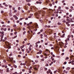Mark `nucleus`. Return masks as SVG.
I'll list each match as a JSON object with an SVG mask.
<instances>
[{
  "label": "nucleus",
  "mask_w": 74,
  "mask_h": 74,
  "mask_svg": "<svg viewBox=\"0 0 74 74\" xmlns=\"http://www.w3.org/2000/svg\"><path fill=\"white\" fill-rule=\"evenodd\" d=\"M63 64H67V62H64Z\"/></svg>",
  "instance_id": "a211bd4d"
},
{
  "label": "nucleus",
  "mask_w": 74,
  "mask_h": 74,
  "mask_svg": "<svg viewBox=\"0 0 74 74\" xmlns=\"http://www.w3.org/2000/svg\"><path fill=\"white\" fill-rule=\"evenodd\" d=\"M25 33H26V32L25 31H24L23 32V35H25Z\"/></svg>",
  "instance_id": "a878e982"
},
{
  "label": "nucleus",
  "mask_w": 74,
  "mask_h": 74,
  "mask_svg": "<svg viewBox=\"0 0 74 74\" xmlns=\"http://www.w3.org/2000/svg\"><path fill=\"white\" fill-rule=\"evenodd\" d=\"M34 69L36 70H37V67H35L34 68Z\"/></svg>",
  "instance_id": "f3484780"
},
{
  "label": "nucleus",
  "mask_w": 74,
  "mask_h": 74,
  "mask_svg": "<svg viewBox=\"0 0 74 74\" xmlns=\"http://www.w3.org/2000/svg\"><path fill=\"white\" fill-rule=\"evenodd\" d=\"M64 48H67V46H66V45H65L64 46Z\"/></svg>",
  "instance_id": "603ef678"
},
{
  "label": "nucleus",
  "mask_w": 74,
  "mask_h": 74,
  "mask_svg": "<svg viewBox=\"0 0 74 74\" xmlns=\"http://www.w3.org/2000/svg\"><path fill=\"white\" fill-rule=\"evenodd\" d=\"M58 24L59 25H60L61 23H58Z\"/></svg>",
  "instance_id": "7c9ffc66"
},
{
  "label": "nucleus",
  "mask_w": 74,
  "mask_h": 74,
  "mask_svg": "<svg viewBox=\"0 0 74 74\" xmlns=\"http://www.w3.org/2000/svg\"><path fill=\"white\" fill-rule=\"evenodd\" d=\"M17 23H19V21H17Z\"/></svg>",
  "instance_id": "680f3d73"
},
{
  "label": "nucleus",
  "mask_w": 74,
  "mask_h": 74,
  "mask_svg": "<svg viewBox=\"0 0 74 74\" xmlns=\"http://www.w3.org/2000/svg\"><path fill=\"white\" fill-rule=\"evenodd\" d=\"M29 49L30 51H32V49L30 47H29Z\"/></svg>",
  "instance_id": "dca6fc26"
},
{
  "label": "nucleus",
  "mask_w": 74,
  "mask_h": 74,
  "mask_svg": "<svg viewBox=\"0 0 74 74\" xmlns=\"http://www.w3.org/2000/svg\"><path fill=\"white\" fill-rule=\"evenodd\" d=\"M1 67H5V65H3L1 66Z\"/></svg>",
  "instance_id": "2eb2a0df"
},
{
  "label": "nucleus",
  "mask_w": 74,
  "mask_h": 74,
  "mask_svg": "<svg viewBox=\"0 0 74 74\" xmlns=\"http://www.w3.org/2000/svg\"><path fill=\"white\" fill-rule=\"evenodd\" d=\"M14 67L15 68L17 67V66L16 65H14Z\"/></svg>",
  "instance_id": "c756f323"
},
{
  "label": "nucleus",
  "mask_w": 74,
  "mask_h": 74,
  "mask_svg": "<svg viewBox=\"0 0 74 74\" xmlns=\"http://www.w3.org/2000/svg\"><path fill=\"white\" fill-rule=\"evenodd\" d=\"M66 10H68L69 9V8H68L67 7H66Z\"/></svg>",
  "instance_id": "09e8293b"
},
{
  "label": "nucleus",
  "mask_w": 74,
  "mask_h": 74,
  "mask_svg": "<svg viewBox=\"0 0 74 74\" xmlns=\"http://www.w3.org/2000/svg\"><path fill=\"white\" fill-rule=\"evenodd\" d=\"M64 36H65V34H64L62 36H61V37L62 38H63L64 37Z\"/></svg>",
  "instance_id": "7ed1b4c3"
},
{
  "label": "nucleus",
  "mask_w": 74,
  "mask_h": 74,
  "mask_svg": "<svg viewBox=\"0 0 74 74\" xmlns=\"http://www.w3.org/2000/svg\"><path fill=\"white\" fill-rule=\"evenodd\" d=\"M2 27H6V26L5 25H2Z\"/></svg>",
  "instance_id": "6ab92c4d"
},
{
  "label": "nucleus",
  "mask_w": 74,
  "mask_h": 74,
  "mask_svg": "<svg viewBox=\"0 0 74 74\" xmlns=\"http://www.w3.org/2000/svg\"><path fill=\"white\" fill-rule=\"evenodd\" d=\"M37 54H41L40 53V52H38L37 53Z\"/></svg>",
  "instance_id": "58836bf2"
},
{
  "label": "nucleus",
  "mask_w": 74,
  "mask_h": 74,
  "mask_svg": "<svg viewBox=\"0 0 74 74\" xmlns=\"http://www.w3.org/2000/svg\"><path fill=\"white\" fill-rule=\"evenodd\" d=\"M14 18H16V15H14L13 16Z\"/></svg>",
  "instance_id": "2f4dec72"
},
{
  "label": "nucleus",
  "mask_w": 74,
  "mask_h": 74,
  "mask_svg": "<svg viewBox=\"0 0 74 74\" xmlns=\"http://www.w3.org/2000/svg\"><path fill=\"white\" fill-rule=\"evenodd\" d=\"M14 30L13 29H12L11 30V32H13V31Z\"/></svg>",
  "instance_id": "13d9d810"
},
{
  "label": "nucleus",
  "mask_w": 74,
  "mask_h": 74,
  "mask_svg": "<svg viewBox=\"0 0 74 74\" xmlns=\"http://www.w3.org/2000/svg\"><path fill=\"white\" fill-rule=\"evenodd\" d=\"M70 68L68 67L66 68L67 70H70Z\"/></svg>",
  "instance_id": "0eeeda50"
},
{
  "label": "nucleus",
  "mask_w": 74,
  "mask_h": 74,
  "mask_svg": "<svg viewBox=\"0 0 74 74\" xmlns=\"http://www.w3.org/2000/svg\"><path fill=\"white\" fill-rule=\"evenodd\" d=\"M16 37H17V36H14L12 38V39H14V38H15Z\"/></svg>",
  "instance_id": "423d86ee"
},
{
  "label": "nucleus",
  "mask_w": 74,
  "mask_h": 74,
  "mask_svg": "<svg viewBox=\"0 0 74 74\" xmlns=\"http://www.w3.org/2000/svg\"><path fill=\"white\" fill-rule=\"evenodd\" d=\"M47 74H48V73H50V72H49V71H47Z\"/></svg>",
  "instance_id": "e433bc0d"
},
{
  "label": "nucleus",
  "mask_w": 74,
  "mask_h": 74,
  "mask_svg": "<svg viewBox=\"0 0 74 74\" xmlns=\"http://www.w3.org/2000/svg\"><path fill=\"white\" fill-rule=\"evenodd\" d=\"M49 47H52V46H53V45L51 44H50L49 46Z\"/></svg>",
  "instance_id": "9b49d317"
},
{
  "label": "nucleus",
  "mask_w": 74,
  "mask_h": 74,
  "mask_svg": "<svg viewBox=\"0 0 74 74\" xmlns=\"http://www.w3.org/2000/svg\"><path fill=\"white\" fill-rule=\"evenodd\" d=\"M14 34H17V32H14Z\"/></svg>",
  "instance_id": "e2e57ef3"
},
{
  "label": "nucleus",
  "mask_w": 74,
  "mask_h": 74,
  "mask_svg": "<svg viewBox=\"0 0 74 74\" xmlns=\"http://www.w3.org/2000/svg\"><path fill=\"white\" fill-rule=\"evenodd\" d=\"M4 12V11H1V14H3V13Z\"/></svg>",
  "instance_id": "a19ab883"
},
{
  "label": "nucleus",
  "mask_w": 74,
  "mask_h": 74,
  "mask_svg": "<svg viewBox=\"0 0 74 74\" xmlns=\"http://www.w3.org/2000/svg\"><path fill=\"white\" fill-rule=\"evenodd\" d=\"M12 8V10H13V11H14L15 10V7H13Z\"/></svg>",
  "instance_id": "1a4fd4ad"
},
{
  "label": "nucleus",
  "mask_w": 74,
  "mask_h": 74,
  "mask_svg": "<svg viewBox=\"0 0 74 74\" xmlns=\"http://www.w3.org/2000/svg\"><path fill=\"white\" fill-rule=\"evenodd\" d=\"M69 59V58L68 57H66V58H65V60H67L68 59Z\"/></svg>",
  "instance_id": "9d476101"
},
{
  "label": "nucleus",
  "mask_w": 74,
  "mask_h": 74,
  "mask_svg": "<svg viewBox=\"0 0 74 74\" xmlns=\"http://www.w3.org/2000/svg\"><path fill=\"white\" fill-rule=\"evenodd\" d=\"M73 57H74V56H71L70 57V58L71 59H72L73 58Z\"/></svg>",
  "instance_id": "f8f14e48"
},
{
  "label": "nucleus",
  "mask_w": 74,
  "mask_h": 74,
  "mask_svg": "<svg viewBox=\"0 0 74 74\" xmlns=\"http://www.w3.org/2000/svg\"><path fill=\"white\" fill-rule=\"evenodd\" d=\"M29 73H32V71H29Z\"/></svg>",
  "instance_id": "a18cd8bd"
},
{
  "label": "nucleus",
  "mask_w": 74,
  "mask_h": 74,
  "mask_svg": "<svg viewBox=\"0 0 74 74\" xmlns=\"http://www.w3.org/2000/svg\"><path fill=\"white\" fill-rule=\"evenodd\" d=\"M5 42V43H6V45L7 46V47H8V45H7V44H8V42Z\"/></svg>",
  "instance_id": "39448f33"
},
{
  "label": "nucleus",
  "mask_w": 74,
  "mask_h": 74,
  "mask_svg": "<svg viewBox=\"0 0 74 74\" xmlns=\"http://www.w3.org/2000/svg\"><path fill=\"white\" fill-rule=\"evenodd\" d=\"M26 64L25 63H24L23 64V66H25Z\"/></svg>",
  "instance_id": "bb28decb"
},
{
  "label": "nucleus",
  "mask_w": 74,
  "mask_h": 74,
  "mask_svg": "<svg viewBox=\"0 0 74 74\" xmlns=\"http://www.w3.org/2000/svg\"><path fill=\"white\" fill-rule=\"evenodd\" d=\"M39 51V53L40 54H41V53H42V50H40Z\"/></svg>",
  "instance_id": "20e7f679"
},
{
  "label": "nucleus",
  "mask_w": 74,
  "mask_h": 74,
  "mask_svg": "<svg viewBox=\"0 0 74 74\" xmlns=\"http://www.w3.org/2000/svg\"><path fill=\"white\" fill-rule=\"evenodd\" d=\"M5 6L6 7H8V5L6 4V5H5Z\"/></svg>",
  "instance_id": "774afa93"
},
{
  "label": "nucleus",
  "mask_w": 74,
  "mask_h": 74,
  "mask_svg": "<svg viewBox=\"0 0 74 74\" xmlns=\"http://www.w3.org/2000/svg\"><path fill=\"white\" fill-rule=\"evenodd\" d=\"M43 31V30L42 29H41V30H40V32H42Z\"/></svg>",
  "instance_id": "de8ad7c7"
},
{
  "label": "nucleus",
  "mask_w": 74,
  "mask_h": 74,
  "mask_svg": "<svg viewBox=\"0 0 74 74\" xmlns=\"http://www.w3.org/2000/svg\"><path fill=\"white\" fill-rule=\"evenodd\" d=\"M1 4H0V7H1V8H3V7L2 6H1Z\"/></svg>",
  "instance_id": "412c9836"
},
{
  "label": "nucleus",
  "mask_w": 74,
  "mask_h": 74,
  "mask_svg": "<svg viewBox=\"0 0 74 74\" xmlns=\"http://www.w3.org/2000/svg\"><path fill=\"white\" fill-rule=\"evenodd\" d=\"M40 69L41 70H42L43 69V68H42V67H41Z\"/></svg>",
  "instance_id": "4d7b16f0"
},
{
  "label": "nucleus",
  "mask_w": 74,
  "mask_h": 74,
  "mask_svg": "<svg viewBox=\"0 0 74 74\" xmlns=\"http://www.w3.org/2000/svg\"><path fill=\"white\" fill-rule=\"evenodd\" d=\"M44 55L45 56H47V53H44Z\"/></svg>",
  "instance_id": "cd10ccee"
},
{
  "label": "nucleus",
  "mask_w": 74,
  "mask_h": 74,
  "mask_svg": "<svg viewBox=\"0 0 74 74\" xmlns=\"http://www.w3.org/2000/svg\"><path fill=\"white\" fill-rule=\"evenodd\" d=\"M18 19V17H16L15 18L16 20V19Z\"/></svg>",
  "instance_id": "c03bdc74"
},
{
  "label": "nucleus",
  "mask_w": 74,
  "mask_h": 74,
  "mask_svg": "<svg viewBox=\"0 0 74 74\" xmlns=\"http://www.w3.org/2000/svg\"><path fill=\"white\" fill-rule=\"evenodd\" d=\"M32 68H33V67H32V66H31L30 67V69H32Z\"/></svg>",
  "instance_id": "69168bd1"
},
{
  "label": "nucleus",
  "mask_w": 74,
  "mask_h": 74,
  "mask_svg": "<svg viewBox=\"0 0 74 74\" xmlns=\"http://www.w3.org/2000/svg\"><path fill=\"white\" fill-rule=\"evenodd\" d=\"M71 9H73V6H71Z\"/></svg>",
  "instance_id": "0e129e2a"
},
{
  "label": "nucleus",
  "mask_w": 74,
  "mask_h": 74,
  "mask_svg": "<svg viewBox=\"0 0 74 74\" xmlns=\"http://www.w3.org/2000/svg\"><path fill=\"white\" fill-rule=\"evenodd\" d=\"M40 57H41V58H43V55H40Z\"/></svg>",
  "instance_id": "473e14b6"
},
{
  "label": "nucleus",
  "mask_w": 74,
  "mask_h": 74,
  "mask_svg": "<svg viewBox=\"0 0 74 74\" xmlns=\"http://www.w3.org/2000/svg\"><path fill=\"white\" fill-rule=\"evenodd\" d=\"M51 49H54V48L53 47H52L51 48Z\"/></svg>",
  "instance_id": "864d4df0"
},
{
  "label": "nucleus",
  "mask_w": 74,
  "mask_h": 74,
  "mask_svg": "<svg viewBox=\"0 0 74 74\" xmlns=\"http://www.w3.org/2000/svg\"><path fill=\"white\" fill-rule=\"evenodd\" d=\"M3 30L4 31H6L7 30V28H5Z\"/></svg>",
  "instance_id": "c85d7f7f"
},
{
  "label": "nucleus",
  "mask_w": 74,
  "mask_h": 74,
  "mask_svg": "<svg viewBox=\"0 0 74 74\" xmlns=\"http://www.w3.org/2000/svg\"><path fill=\"white\" fill-rule=\"evenodd\" d=\"M38 60H36L35 61V62H36V63H38Z\"/></svg>",
  "instance_id": "8fccbe9b"
},
{
  "label": "nucleus",
  "mask_w": 74,
  "mask_h": 74,
  "mask_svg": "<svg viewBox=\"0 0 74 74\" xmlns=\"http://www.w3.org/2000/svg\"><path fill=\"white\" fill-rule=\"evenodd\" d=\"M36 27H37L38 28V25L36 24Z\"/></svg>",
  "instance_id": "b1692460"
},
{
  "label": "nucleus",
  "mask_w": 74,
  "mask_h": 74,
  "mask_svg": "<svg viewBox=\"0 0 74 74\" xmlns=\"http://www.w3.org/2000/svg\"><path fill=\"white\" fill-rule=\"evenodd\" d=\"M9 8H12V6L9 5Z\"/></svg>",
  "instance_id": "6e6552de"
},
{
  "label": "nucleus",
  "mask_w": 74,
  "mask_h": 74,
  "mask_svg": "<svg viewBox=\"0 0 74 74\" xmlns=\"http://www.w3.org/2000/svg\"><path fill=\"white\" fill-rule=\"evenodd\" d=\"M30 26H29V27H27L28 29H30Z\"/></svg>",
  "instance_id": "4be33fe9"
},
{
  "label": "nucleus",
  "mask_w": 74,
  "mask_h": 74,
  "mask_svg": "<svg viewBox=\"0 0 74 74\" xmlns=\"http://www.w3.org/2000/svg\"><path fill=\"white\" fill-rule=\"evenodd\" d=\"M49 5L50 6V7H52V4L50 3L49 4Z\"/></svg>",
  "instance_id": "ddd939ff"
},
{
  "label": "nucleus",
  "mask_w": 74,
  "mask_h": 74,
  "mask_svg": "<svg viewBox=\"0 0 74 74\" xmlns=\"http://www.w3.org/2000/svg\"><path fill=\"white\" fill-rule=\"evenodd\" d=\"M10 23V21H8V23Z\"/></svg>",
  "instance_id": "052dcab7"
},
{
  "label": "nucleus",
  "mask_w": 74,
  "mask_h": 74,
  "mask_svg": "<svg viewBox=\"0 0 74 74\" xmlns=\"http://www.w3.org/2000/svg\"><path fill=\"white\" fill-rule=\"evenodd\" d=\"M69 21L66 22V25H67L69 24Z\"/></svg>",
  "instance_id": "aec40b11"
},
{
  "label": "nucleus",
  "mask_w": 74,
  "mask_h": 74,
  "mask_svg": "<svg viewBox=\"0 0 74 74\" xmlns=\"http://www.w3.org/2000/svg\"><path fill=\"white\" fill-rule=\"evenodd\" d=\"M39 48H41V45H40L39 47Z\"/></svg>",
  "instance_id": "49530a36"
},
{
  "label": "nucleus",
  "mask_w": 74,
  "mask_h": 74,
  "mask_svg": "<svg viewBox=\"0 0 74 74\" xmlns=\"http://www.w3.org/2000/svg\"><path fill=\"white\" fill-rule=\"evenodd\" d=\"M5 68H7V65L5 66Z\"/></svg>",
  "instance_id": "bf43d9fd"
},
{
  "label": "nucleus",
  "mask_w": 74,
  "mask_h": 74,
  "mask_svg": "<svg viewBox=\"0 0 74 74\" xmlns=\"http://www.w3.org/2000/svg\"><path fill=\"white\" fill-rule=\"evenodd\" d=\"M66 22V21L65 20H64L62 22H63V23H65Z\"/></svg>",
  "instance_id": "f704fd0d"
},
{
  "label": "nucleus",
  "mask_w": 74,
  "mask_h": 74,
  "mask_svg": "<svg viewBox=\"0 0 74 74\" xmlns=\"http://www.w3.org/2000/svg\"><path fill=\"white\" fill-rule=\"evenodd\" d=\"M67 40H68V41H70V39H69V38H68L67 39Z\"/></svg>",
  "instance_id": "4c0bfd02"
},
{
  "label": "nucleus",
  "mask_w": 74,
  "mask_h": 74,
  "mask_svg": "<svg viewBox=\"0 0 74 74\" xmlns=\"http://www.w3.org/2000/svg\"><path fill=\"white\" fill-rule=\"evenodd\" d=\"M17 12V10H14V12Z\"/></svg>",
  "instance_id": "5fc2aeb1"
},
{
  "label": "nucleus",
  "mask_w": 74,
  "mask_h": 74,
  "mask_svg": "<svg viewBox=\"0 0 74 74\" xmlns=\"http://www.w3.org/2000/svg\"><path fill=\"white\" fill-rule=\"evenodd\" d=\"M27 5H28V6H30V4H27Z\"/></svg>",
  "instance_id": "79ce46f5"
},
{
  "label": "nucleus",
  "mask_w": 74,
  "mask_h": 74,
  "mask_svg": "<svg viewBox=\"0 0 74 74\" xmlns=\"http://www.w3.org/2000/svg\"><path fill=\"white\" fill-rule=\"evenodd\" d=\"M61 9V7L60 6H59L58 7V9Z\"/></svg>",
  "instance_id": "3c124183"
},
{
  "label": "nucleus",
  "mask_w": 74,
  "mask_h": 74,
  "mask_svg": "<svg viewBox=\"0 0 74 74\" xmlns=\"http://www.w3.org/2000/svg\"><path fill=\"white\" fill-rule=\"evenodd\" d=\"M4 32L3 31L1 32V34L2 36H4Z\"/></svg>",
  "instance_id": "f257e3e1"
},
{
  "label": "nucleus",
  "mask_w": 74,
  "mask_h": 74,
  "mask_svg": "<svg viewBox=\"0 0 74 74\" xmlns=\"http://www.w3.org/2000/svg\"><path fill=\"white\" fill-rule=\"evenodd\" d=\"M32 22H30L29 24V25H30V24H32Z\"/></svg>",
  "instance_id": "6e6d98bb"
},
{
  "label": "nucleus",
  "mask_w": 74,
  "mask_h": 74,
  "mask_svg": "<svg viewBox=\"0 0 74 74\" xmlns=\"http://www.w3.org/2000/svg\"><path fill=\"white\" fill-rule=\"evenodd\" d=\"M47 27L48 28H49L50 27H51V26L50 25H49L47 26Z\"/></svg>",
  "instance_id": "72a5a7b5"
},
{
  "label": "nucleus",
  "mask_w": 74,
  "mask_h": 74,
  "mask_svg": "<svg viewBox=\"0 0 74 74\" xmlns=\"http://www.w3.org/2000/svg\"><path fill=\"white\" fill-rule=\"evenodd\" d=\"M23 30H26V29L24 27L23 28Z\"/></svg>",
  "instance_id": "393cba45"
},
{
  "label": "nucleus",
  "mask_w": 74,
  "mask_h": 74,
  "mask_svg": "<svg viewBox=\"0 0 74 74\" xmlns=\"http://www.w3.org/2000/svg\"><path fill=\"white\" fill-rule=\"evenodd\" d=\"M53 17H51V20H52L53 19Z\"/></svg>",
  "instance_id": "37998d69"
},
{
  "label": "nucleus",
  "mask_w": 74,
  "mask_h": 74,
  "mask_svg": "<svg viewBox=\"0 0 74 74\" xmlns=\"http://www.w3.org/2000/svg\"><path fill=\"white\" fill-rule=\"evenodd\" d=\"M18 10H21V8L20 7H19L18 8Z\"/></svg>",
  "instance_id": "c9c22d12"
},
{
  "label": "nucleus",
  "mask_w": 74,
  "mask_h": 74,
  "mask_svg": "<svg viewBox=\"0 0 74 74\" xmlns=\"http://www.w3.org/2000/svg\"><path fill=\"white\" fill-rule=\"evenodd\" d=\"M59 44L60 45V46H62V47L63 44V42H60Z\"/></svg>",
  "instance_id": "f03ea898"
},
{
  "label": "nucleus",
  "mask_w": 74,
  "mask_h": 74,
  "mask_svg": "<svg viewBox=\"0 0 74 74\" xmlns=\"http://www.w3.org/2000/svg\"><path fill=\"white\" fill-rule=\"evenodd\" d=\"M3 30H4V28H2L1 29V30L2 31H3Z\"/></svg>",
  "instance_id": "5701e85b"
},
{
  "label": "nucleus",
  "mask_w": 74,
  "mask_h": 74,
  "mask_svg": "<svg viewBox=\"0 0 74 74\" xmlns=\"http://www.w3.org/2000/svg\"><path fill=\"white\" fill-rule=\"evenodd\" d=\"M71 64H72V65H74V63H73V62H72V63H71Z\"/></svg>",
  "instance_id": "338daca9"
},
{
  "label": "nucleus",
  "mask_w": 74,
  "mask_h": 74,
  "mask_svg": "<svg viewBox=\"0 0 74 74\" xmlns=\"http://www.w3.org/2000/svg\"><path fill=\"white\" fill-rule=\"evenodd\" d=\"M26 1H27V2H30V0H26Z\"/></svg>",
  "instance_id": "4468645a"
},
{
  "label": "nucleus",
  "mask_w": 74,
  "mask_h": 74,
  "mask_svg": "<svg viewBox=\"0 0 74 74\" xmlns=\"http://www.w3.org/2000/svg\"><path fill=\"white\" fill-rule=\"evenodd\" d=\"M22 71H23V72H24V71H25V69H23L22 70Z\"/></svg>",
  "instance_id": "ea45409f"
}]
</instances>
